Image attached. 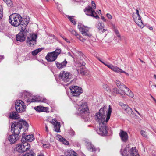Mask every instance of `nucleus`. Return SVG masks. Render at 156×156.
I'll list each match as a JSON object with an SVG mask.
<instances>
[{"instance_id": "b1692460", "label": "nucleus", "mask_w": 156, "mask_h": 156, "mask_svg": "<svg viewBox=\"0 0 156 156\" xmlns=\"http://www.w3.org/2000/svg\"><path fill=\"white\" fill-rule=\"evenodd\" d=\"M112 70H113V71L119 73H123L129 76V74L126 73L125 71H124L122 70L121 69L119 68L118 67H117V66H113V67L112 68Z\"/></svg>"}, {"instance_id": "c756f323", "label": "nucleus", "mask_w": 156, "mask_h": 156, "mask_svg": "<svg viewBox=\"0 0 156 156\" xmlns=\"http://www.w3.org/2000/svg\"><path fill=\"white\" fill-rule=\"evenodd\" d=\"M78 71L82 75H87L88 74L86 71L85 68L83 67H81L80 69H79Z\"/></svg>"}, {"instance_id": "49530a36", "label": "nucleus", "mask_w": 156, "mask_h": 156, "mask_svg": "<svg viewBox=\"0 0 156 156\" xmlns=\"http://www.w3.org/2000/svg\"><path fill=\"white\" fill-rule=\"evenodd\" d=\"M50 146V144H43V147L44 148H47L49 147Z\"/></svg>"}, {"instance_id": "4be33fe9", "label": "nucleus", "mask_w": 156, "mask_h": 156, "mask_svg": "<svg viewBox=\"0 0 156 156\" xmlns=\"http://www.w3.org/2000/svg\"><path fill=\"white\" fill-rule=\"evenodd\" d=\"M16 151L20 153L24 152V147H23V143L19 144L16 145L15 148Z\"/></svg>"}, {"instance_id": "7c9ffc66", "label": "nucleus", "mask_w": 156, "mask_h": 156, "mask_svg": "<svg viewBox=\"0 0 156 156\" xmlns=\"http://www.w3.org/2000/svg\"><path fill=\"white\" fill-rule=\"evenodd\" d=\"M57 137L58 138V140L61 142L65 145H67L68 144V142L64 138H63L62 136L59 135H58Z\"/></svg>"}, {"instance_id": "bf43d9fd", "label": "nucleus", "mask_w": 156, "mask_h": 156, "mask_svg": "<svg viewBox=\"0 0 156 156\" xmlns=\"http://www.w3.org/2000/svg\"><path fill=\"white\" fill-rule=\"evenodd\" d=\"M101 19L104 21H106V20L104 17L103 16L101 17Z\"/></svg>"}, {"instance_id": "4c0bfd02", "label": "nucleus", "mask_w": 156, "mask_h": 156, "mask_svg": "<svg viewBox=\"0 0 156 156\" xmlns=\"http://www.w3.org/2000/svg\"><path fill=\"white\" fill-rule=\"evenodd\" d=\"M35 154L32 151L26 153V154L23 156H35Z\"/></svg>"}, {"instance_id": "aec40b11", "label": "nucleus", "mask_w": 156, "mask_h": 156, "mask_svg": "<svg viewBox=\"0 0 156 156\" xmlns=\"http://www.w3.org/2000/svg\"><path fill=\"white\" fill-rule=\"evenodd\" d=\"M67 63V62L66 59L62 62H55V64L57 68L59 69H62L65 67Z\"/></svg>"}, {"instance_id": "8fccbe9b", "label": "nucleus", "mask_w": 156, "mask_h": 156, "mask_svg": "<svg viewBox=\"0 0 156 156\" xmlns=\"http://www.w3.org/2000/svg\"><path fill=\"white\" fill-rule=\"evenodd\" d=\"M7 4H9L11 3V0H4Z\"/></svg>"}, {"instance_id": "412c9836", "label": "nucleus", "mask_w": 156, "mask_h": 156, "mask_svg": "<svg viewBox=\"0 0 156 156\" xmlns=\"http://www.w3.org/2000/svg\"><path fill=\"white\" fill-rule=\"evenodd\" d=\"M34 109L39 112H48V108L47 107H44L42 106H37L35 107L34 108Z\"/></svg>"}, {"instance_id": "5fc2aeb1", "label": "nucleus", "mask_w": 156, "mask_h": 156, "mask_svg": "<svg viewBox=\"0 0 156 156\" xmlns=\"http://www.w3.org/2000/svg\"><path fill=\"white\" fill-rule=\"evenodd\" d=\"M107 30L106 29L103 28L102 29H101L100 31H101V32L104 33L105 31H106Z\"/></svg>"}, {"instance_id": "0e129e2a", "label": "nucleus", "mask_w": 156, "mask_h": 156, "mask_svg": "<svg viewBox=\"0 0 156 156\" xmlns=\"http://www.w3.org/2000/svg\"><path fill=\"white\" fill-rule=\"evenodd\" d=\"M68 55L69 56H71L72 57V55H71L70 53L69 52L68 53Z\"/></svg>"}, {"instance_id": "a19ab883", "label": "nucleus", "mask_w": 156, "mask_h": 156, "mask_svg": "<svg viewBox=\"0 0 156 156\" xmlns=\"http://www.w3.org/2000/svg\"><path fill=\"white\" fill-rule=\"evenodd\" d=\"M68 18L70 21L72 22L73 25L76 24V22L75 21V19L73 18L72 16H68Z\"/></svg>"}, {"instance_id": "39448f33", "label": "nucleus", "mask_w": 156, "mask_h": 156, "mask_svg": "<svg viewBox=\"0 0 156 156\" xmlns=\"http://www.w3.org/2000/svg\"><path fill=\"white\" fill-rule=\"evenodd\" d=\"M129 146L127 145L123 151L121 153L123 156H138L137 152L135 149V147H132L130 151L129 148Z\"/></svg>"}, {"instance_id": "13d9d810", "label": "nucleus", "mask_w": 156, "mask_h": 156, "mask_svg": "<svg viewBox=\"0 0 156 156\" xmlns=\"http://www.w3.org/2000/svg\"><path fill=\"white\" fill-rule=\"evenodd\" d=\"M101 62L103 63L106 66H107L108 65V64H109V63H105L103 62Z\"/></svg>"}, {"instance_id": "2eb2a0df", "label": "nucleus", "mask_w": 156, "mask_h": 156, "mask_svg": "<svg viewBox=\"0 0 156 156\" xmlns=\"http://www.w3.org/2000/svg\"><path fill=\"white\" fill-rule=\"evenodd\" d=\"M27 102L29 104L35 102H42L44 103H48V101L45 98H40L37 97H34L32 98H30L26 100Z\"/></svg>"}, {"instance_id": "58836bf2", "label": "nucleus", "mask_w": 156, "mask_h": 156, "mask_svg": "<svg viewBox=\"0 0 156 156\" xmlns=\"http://www.w3.org/2000/svg\"><path fill=\"white\" fill-rule=\"evenodd\" d=\"M35 154L32 151L26 153V154L23 156H35Z\"/></svg>"}, {"instance_id": "f257e3e1", "label": "nucleus", "mask_w": 156, "mask_h": 156, "mask_svg": "<svg viewBox=\"0 0 156 156\" xmlns=\"http://www.w3.org/2000/svg\"><path fill=\"white\" fill-rule=\"evenodd\" d=\"M108 108L107 106H104L101 108L98 113H96L95 119L97 121L99 122V128L98 133L102 136H105L108 133V128L106 126V123L108 122L110 118L111 114L112 112V108L110 105H109V108L105 116V112H107Z\"/></svg>"}, {"instance_id": "680f3d73", "label": "nucleus", "mask_w": 156, "mask_h": 156, "mask_svg": "<svg viewBox=\"0 0 156 156\" xmlns=\"http://www.w3.org/2000/svg\"><path fill=\"white\" fill-rule=\"evenodd\" d=\"M134 110L138 115H140V114L137 111V110H136V109L135 108H134Z\"/></svg>"}, {"instance_id": "603ef678", "label": "nucleus", "mask_w": 156, "mask_h": 156, "mask_svg": "<svg viewBox=\"0 0 156 156\" xmlns=\"http://www.w3.org/2000/svg\"><path fill=\"white\" fill-rule=\"evenodd\" d=\"M106 16L108 19H111L112 18V16L110 14L107 13L106 14Z\"/></svg>"}, {"instance_id": "5701e85b", "label": "nucleus", "mask_w": 156, "mask_h": 156, "mask_svg": "<svg viewBox=\"0 0 156 156\" xmlns=\"http://www.w3.org/2000/svg\"><path fill=\"white\" fill-rule=\"evenodd\" d=\"M22 138L23 139H24L25 140L30 141H32L34 139V138L33 135H28L26 136L23 133V134Z\"/></svg>"}, {"instance_id": "864d4df0", "label": "nucleus", "mask_w": 156, "mask_h": 156, "mask_svg": "<svg viewBox=\"0 0 156 156\" xmlns=\"http://www.w3.org/2000/svg\"><path fill=\"white\" fill-rule=\"evenodd\" d=\"M63 39L65 41L67 42V43H70V41L68 39H67L66 38H63Z\"/></svg>"}, {"instance_id": "37998d69", "label": "nucleus", "mask_w": 156, "mask_h": 156, "mask_svg": "<svg viewBox=\"0 0 156 156\" xmlns=\"http://www.w3.org/2000/svg\"><path fill=\"white\" fill-rule=\"evenodd\" d=\"M115 32L116 35L119 37V40L121 41V37L118 30L116 29L115 30Z\"/></svg>"}, {"instance_id": "6e6d98bb", "label": "nucleus", "mask_w": 156, "mask_h": 156, "mask_svg": "<svg viewBox=\"0 0 156 156\" xmlns=\"http://www.w3.org/2000/svg\"><path fill=\"white\" fill-rule=\"evenodd\" d=\"M45 131L47 132H49V130L48 129V126L46 124H45Z\"/></svg>"}, {"instance_id": "473e14b6", "label": "nucleus", "mask_w": 156, "mask_h": 156, "mask_svg": "<svg viewBox=\"0 0 156 156\" xmlns=\"http://www.w3.org/2000/svg\"><path fill=\"white\" fill-rule=\"evenodd\" d=\"M43 48H42L37 49L32 51L31 53L33 56H35L38 53L40 52L43 50Z\"/></svg>"}, {"instance_id": "dca6fc26", "label": "nucleus", "mask_w": 156, "mask_h": 156, "mask_svg": "<svg viewBox=\"0 0 156 156\" xmlns=\"http://www.w3.org/2000/svg\"><path fill=\"white\" fill-rule=\"evenodd\" d=\"M119 135L122 140L125 142H127L129 136L127 133L123 130H120Z\"/></svg>"}, {"instance_id": "7ed1b4c3", "label": "nucleus", "mask_w": 156, "mask_h": 156, "mask_svg": "<svg viewBox=\"0 0 156 156\" xmlns=\"http://www.w3.org/2000/svg\"><path fill=\"white\" fill-rule=\"evenodd\" d=\"M21 28L19 29L20 32L16 35V41L20 42L24 41L25 40L26 34L27 32V30H26L25 24Z\"/></svg>"}, {"instance_id": "f3484780", "label": "nucleus", "mask_w": 156, "mask_h": 156, "mask_svg": "<svg viewBox=\"0 0 156 156\" xmlns=\"http://www.w3.org/2000/svg\"><path fill=\"white\" fill-rule=\"evenodd\" d=\"M19 138V136L12 133V135L9 136L8 140L11 144L15 143Z\"/></svg>"}, {"instance_id": "9d476101", "label": "nucleus", "mask_w": 156, "mask_h": 156, "mask_svg": "<svg viewBox=\"0 0 156 156\" xmlns=\"http://www.w3.org/2000/svg\"><path fill=\"white\" fill-rule=\"evenodd\" d=\"M133 17L134 21L137 25L141 28H143L144 27V24L141 19L139 14V12L138 9L136 10V13H133Z\"/></svg>"}, {"instance_id": "9b49d317", "label": "nucleus", "mask_w": 156, "mask_h": 156, "mask_svg": "<svg viewBox=\"0 0 156 156\" xmlns=\"http://www.w3.org/2000/svg\"><path fill=\"white\" fill-rule=\"evenodd\" d=\"M47 121L50 123H51L54 126L55 131L57 133L60 132V123L58 122L56 119H52L51 117H49L47 119Z\"/></svg>"}, {"instance_id": "4468645a", "label": "nucleus", "mask_w": 156, "mask_h": 156, "mask_svg": "<svg viewBox=\"0 0 156 156\" xmlns=\"http://www.w3.org/2000/svg\"><path fill=\"white\" fill-rule=\"evenodd\" d=\"M84 12L88 16L93 17L97 19L99 18L95 11L93 10L92 8L91 7L89 6L86 8L84 9Z\"/></svg>"}, {"instance_id": "09e8293b", "label": "nucleus", "mask_w": 156, "mask_h": 156, "mask_svg": "<svg viewBox=\"0 0 156 156\" xmlns=\"http://www.w3.org/2000/svg\"><path fill=\"white\" fill-rule=\"evenodd\" d=\"M91 3H92V6L93 8L94 9H95L96 8V5H95L94 2V1H92Z\"/></svg>"}, {"instance_id": "20e7f679", "label": "nucleus", "mask_w": 156, "mask_h": 156, "mask_svg": "<svg viewBox=\"0 0 156 156\" xmlns=\"http://www.w3.org/2000/svg\"><path fill=\"white\" fill-rule=\"evenodd\" d=\"M61 52L60 49H57L55 51L48 53L46 56V58L48 62L54 61L57 59Z\"/></svg>"}, {"instance_id": "f704fd0d", "label": "nucleus", "mask_w": 156, "mask_h": 156, "mask_svg": "<svg viewBox=\"0 0 156 156\" xmlns=\"http://www.w3.org/2000/svg\"><path fill=\"white\" fill-rule=\"evenodd\" d=\"M18 122L19 123H20V125L22 126V128L23 125L24 126L26 127H28L29 126V125L25 121L22 120Z\"/></svg>"}, {"instance_id": "2f4dec72", "label": "nucleus", "mask_w": 156, "mask_h": 156, "mask_svg": "<svg viewBox=\"0 0 156 156\" xmlns=\"http://www.w3.org/2000/svg\"><path fill=\"white\" fill-rule=\"evenodd\" d=\"M23 147H24V152L28 151L30 147V144L27 142L23 143Z\"/></svg>"}, {"instance_id": "393cba45", "label": "nucleus", "mask_w": 156, "mask_h": 156, "mask_svg": "<svg viewBox=\"0 0 156 156\" xmlns=\"http://www.w3.org/2000/svg\"><path fill=\"white\" fill-rule=\"evenodd\" d=\"M87 148L90 151H91L92 152H94L96 151L97 149L94 146L91 144L90 142L87 143L86 144Z\"/></svg>"}, {"instance_id": "ddd939ff", "label": "nucleus", "mask_w": 156, "mask_h": 156, "mask_svg": "<svg viewBox=\"0 0 156 156\" xmlns=\"http://www.w3.org/2000/svg\"><path fill=\"white\" fill-rule=\"evenodd\" d=\"M78 27L81 34L83 36H85L88 37L91 36V34L89 32V28L87 26H83L79 25Z\"/></svg>"}, {"instance_id": "f8f14e48", "label": "nucleus", "mask_w": 156, "mask_h": 156, "mask_svg": "<svg viewBox=\"0 0 156 156\" xmlns=\"http://www.w3.org/2000/svg\"><path fill=\"white\" fill-rule=\"evenodd\" d=\"M70 89L72 94L73 96L77 97L83 92L82 89L77 86H71L70 87Z\"/></svg>"}, {"instance_id": "774afa93", "label": "nucleus", "mask_w": 156, "mask_h": 156, "mask_svg": "<svg viewBox=\"0 0 156 156\" xmlns=\"http://www.w3.org/2000/svg\"><path fill=\"white\" fill-rule=\"evenodd\" d=\"M154 78L156 79V75H155V74L154 75Z\"/></svg>"}, {"instance_id": "6ab92c4d", "label": "nucleus", "mask_w": 156, "mask_h": 156, "mask_svg": "<svg viewBox=\"0 0 156 156\" xmlns=\"http://www.w3.org/2000/svg\"><path fill=\"white\" fill-rule=\"evenodd\" d=\"M119 104L122 108L124 109L126 112L129 114L131 112H132L131 108L127 105L124 104L121 102H119Z\"/></svg>"}, {"instance_id": "0eeeda50", "label": "nucleus", "mask_w": 156, "mask_h": 156, "mask_svg": "<svg viewBox=\"0 0 156 156\" xmlns=\"http://www.w3.org/2000/svg\"><path fill=\"white\" fill-rule=\"evenodd\" d=\"M15 109L17 112L21 113L25 111L26 106L22 100H16L15 103Z\"/></svg>"}, {"instance_id": "052dcab7", "label": "nucleus", "mask_w": 156, "mask_h": 156, "mask_svg": "<svg viewBox=\"0 0 156 156\" xmlns=\"http://www.w3.org/2000/svg\"><path fill=\"white\" fill-rule=\"evenodd\" d=\"M151 97L152 98L153 100L156 103V100L155 98H154L152 96H151Z\"/></svg>"}, {"instance_id": "e2e57ef3", "label": "nucleus", "mask_w": 156, "mask_h": 156, "mask_svg": "<svg viewBox=\"0 0 156 156\" xmlns=\"http://www.w3.org/2000/svg\"><path fill=\"white\" fill-rule=\"evenodd\" d=\"M4 58V57L3 56H0V59H3Z\"/></svg>"}, {"instance_id": "c9c22d12", "label": "nucleus", "mask_w": 156, "mask_h": 156, "mask_svg": "<svg viewBox=\"0 0 156 156\" xmlns=\"http://www.w3.org/2000/svg\"><path fill=\"white\" fill-rule=\"evenodd\" d=\"M120 94L122 95L120 92L119 90L117 88H114L113 89L112 92V94L113 95H114L115 94Z\"/></svg>"}, {"instance_id": "a211bd4d", "label": "nucleus", "mask_w": 156, "mask_h": 156, "mask_svg": "<svg viewBox=\"0 0 156 156\" xmlns=\"http://www.w3.org/2000/svg\"><path fill=\"white\" fill-rule=\"evenodd\" d=\"M79 106V109H80L81 113L88 112V109L86 102H83L81 105Z\"/></svg>"}, {"instance_id": "4d7b16f0", "label": "nucleus", "mask_w": 156, "mask_h": 156, "mask_svg": "<svg viewBox=\"0 0 156 156\" xmlns=\"http://www.w3.org/2000/svg\"><path fill=\"white\" fill-rule=\"evenodd\" d=\"M101 62L103 63L106 66H107L108 65V64H109V63H105L103 62Z\"/></svg>"}, {"instance_id": "79ce46f5", "label": "nucleus", "mask_w": 156, "mask_h": 156, "mask_svg": "<svg viewBox=\"0 0 156 156\" xmlns=\"http://www.w3.org/2000/svg\"><path fill=\"white\" fill-rule=\"evenodd\" d=\"M141 134L145 137H147V132L144 130H141L140 132Z\"/></svg>"}, {"instance_id": "a878e982", "label": "nucleus", "mask_w": 156, "mask_h": 156, "mask_svg": "<svg viewBox=\"0 0 156 156\" xmlns=\"http://www.w3.org/2000/svg\"><path fill=\"white\" fill-rule=\"evenodd\" d=\"M115 83L117 87L120 89L121 90H123V89L125 87H126V86L123 83H121L118 80H117L115 81Z\"/></svg>"}, {"instance_id": "c03bdc74", "label": "nucleus", "mask_w": 156, "mask_h": 156, "mask_svg": "<svg viewBox=\"0 0 156 156\" xmlns=\"http://www.w3.org/2000/svg\"><path fill=\"white\" fill-rule=\"evenodd\" d=\"M3 8L1 5H0V19L2 17Z\"/></svg>"}, {"instance_id": "de8ad7c7", "label": "nucleus", "mask_w": 156, "mask_h": 156, "mask_svg": "<svg viewBox=\"0 0 156 156\" xmlns=\"http://www.w3.org/2000/svg\"><path fill=\"white\" fill-rule=\"evenodd\" d=\"M69 133L71 135H74L75 134V132L72 129H71L69 131Z\"/></svg>"}, {"instance_id": "423d86ee", "label": "nucleus", "mask_w": 156, "mask_h": 156, "mask_svg": "<svg viewBox=\"0 0 156 156\" xmlns=\"http://www.w3.org/2000/svg\"><path fill=\"white\" fill-rule=\"evenodd\" d=\"M37 36V34H30L28 36L26 40L27 45L30 47L36 45Z\"/></svg>"}, {"instance_id": "1a4fd4ad", "label": "nucleus", "mask_w": 156, "mask_h": 156, "mask_svg": "<svg viewBox=\"0 0 156 156\" xmlns=\"http://www.w3.org/2000/svg\"><path fill=\"white\" fill-rule=\"evenodd\" d=\"M59 77L60 80L66 83L72 79V75L69 72L62 71L59 75Z\"/></svg>"}, {"instance_id": "69168bd1", "label": "nucleus", "mask_w": 156, "mask_h": 156, "mask_svg": "<svg viewBox=\"0 0 156 156\" xmlns=\"http://www.w3.org/2000/svg\"><path fill=\"white\" fill-rule=\"evenodd\" d=\"M149 29L150 30H153V28L152 27H149Z\"/></svg>"}, {"instance_id": "bb28decb", "label": "nucleus", "mask_w": 156, "mask_h": 156, "mask_svg": "<svg viewBox=\"0 0 156 156\" xmlns=\"http://www.w3.org/2000/svg\"><path fill=\"white\" fill-rule=\"evenodd\" d=\"M9 118L12 119H18L20 118L19 115L16 112L10 113Z\"/></svg>"}, {"instance_id": "a18cd8bd", "label": "nucleus", "mask_w": 156, "mask_h": 156, "mask_svg": "<svg viewBox=\"0 0 156 156\" xmlns=\"http://www.w3.org/2000/svg\"><path fill=\"white\" fill-rule=\"evenodd\" d=\"M77 38L81 41L82 42H84L85 40V39L83 38L81 36H80L79 35L77 37Z\"/></svg>"}, {"instance_id": "338daca9", "label": "nucleus", "mask_w": 156, "mask_h": 156, "mask_svg": "<svg viewBox=\"0 0 156 156\" xmlns=\"http://www.w3.org/2000/svg\"><path fill=\"white\" fill-rule=\"evenodd\" d=\"M38 156H44V155L42 154H41Z\"/></svg>"}, {"instance_id": "c85d7f7f", "label": "nucleus", "mask_w": 156, "mask_h": 156, "mask_svg": "<svg viewBox=\"0 0 156 156\" xmlns=\"http://www.w3.org/2000/svg\"><path fill=\"white\" fill-rule=\"evenodd\" d=\"M126 90V91H124V92L125 94L128 96L131 97H133V93L130 90L126 87H125Z\"/></svg>"}, {"instance_id": "3c124183", "label": "nucleus", "mask_w": 156, "mask_h": 156, "mask_svg": "<svg viewBox=\"0 0 156 156\" xmlns=\"http://www.w3.org/2000/svg\"><path fill=\"white\" fill-rule=\"evenodd\" d=\"M113 66L111 64L109 63L108 64V65L107 66V67H108L110 69L112 70V68L113 67Z\"/></svg>"}, {"instance_id": "6e6552de", "label": "nucleus", "mask_w": 156, "mask_h": 156, "mask_svg": "<svg viewBox=\"0 0 156 156\" xmlns=\"http://www.w3.org/2000/svg\"><path fill=\"white\" fill-rule=\"evenodd\" d=\"M11 131L13 133L19 136L20 130L22 129V126L18 122H14L11 125Z\"/></svg>"}, {"instance_id": "ea45409f", "label": "nucleus", "mask_w": 156, "mask_h": 156, "mask_svg": "<svg viewBox=\"0 0 156 156\" xmlns=\"http://www.w3.org/2000/svg\"><path fill=\"white\" fill-rule=\"evenodd\" d=\"M69 31L72 34L76 36V37L79 35L78 33L75 30L71 29L69 30Z\"/></svg>"}, {"instance_id": "cd10ccee", "label": "nucleus", "mask_w": 156, "mask_h": 156, "mask_svg": "<svg viewBox=\"0 0 156 156\" xmlns=\"http://www.w3.org/2000/svg\"><path fill=\"white\" fill-rule=\"evenodd\" d=\"M66 156H77L76 153L73 151L68 150L65 152Z\"/></svg>"}, {"instance_id": "f03ea898", "label": "nucleus", "mask_w": 156, "mask_h": 156, "mask_svg": "<svg viewBox=\"0 0 156 156\" xmlns=\"http://www.w3.org/2000/svg\"><path fill=\"white\" fill-rule=\"evenodd\" d=\"M30 18L29 16H25L23 19L19 14H12L9 17V22L12 25L15 27L19 26V29L21 28L23 25H26V27L29 22Z\"/></svg>"}, {"instance_id": "72a5a7b5", "label": "nucleus", "mask_w": 156, "mask_h": 156, "mask_svg": "<svg viewBox=\"0 0 156 156\" xmlns=\"http://www.w3.org/2000/svg\"><path fill=\"white\" fill-rule=\"evenodd\" d=\"M104 24H102L100 22H98L97 23L96 25V27L99 30L101 29H102L103 28H104Z\"/></svg>"}, {"instance_id": "e433bc0d", "label": "nucleus", "mask_w": 156, "mask_h": 156, "mask_svg": "<svg viewBox=\"0 0 156 156\" xmlns=\"http://www.w3.org/2000/svg\"><path fill=\"white\" fill-rule=\"evenodd\" d=\"M103 87L104 89L108 92L110 93L111 92V90L109 88V87L107 84H103Z\"/></svg>"}]
</instances>
